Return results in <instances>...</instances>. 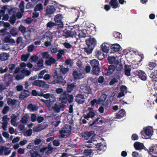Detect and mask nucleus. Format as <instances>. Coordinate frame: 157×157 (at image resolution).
I'll return each instance as SVG.
<instances>
[{
  "label": "nucleus",
  "mask_w": 157,
  "mask_h": 157,
  "mask_svg": "<svg viewBox=\"0 0 157 157\" xmlns=\"http://www.w3.org/2000/svg\"><path fill=\"white\" fill-rule=\"evenodd\" d=\"M4 40V42L6 43H15V40L11 38V36H6Z\"/></svg>",
  "instance_id": "obj_35"
},
{
  "label": "nucleus",
  "mask_w": 157,
  "mask_h": 157,
  "mask_svg": "<svg viewBox=\"0 0 157 157\" xmlns=\"http://www.w3.org/2000/svg\"><path fill=\"white\" fill-rule=\"evenodd\" d=\"M10 32V34L13 36H15L18 34L17 30L15 28H12Z\"/></svg>",
  "instance_id": "obj_44"
},
{
  "label": "nucleus",
  "mask_w": 157,
  "mask_h": 157,
  "mask_svg": "<svg viewBox=\"0 0 157 157\" xmlns=\"http://www.w3.org/2000/svg\"><path fill=\"white\" fill-rule=\"evenodd\" d=\"M104 122V120L101 118H97L96 120L94 121V122L92 123L91 125H93L95 124H101Z\"/></svg>",
  "instance_id": "obj_36"
},
{
  "label": "nucleus",
  "mask_w": 157,
  "mask_h": 157,
  "mask_svg": "<svg viewBox=\"0 0 157 157\" xmlns=\"http://www.w3.org/2000/svg\"><path fill=\"white\" fill-rule=\"evenodd\" d=\"M25 92L27 94L25 95V92H22L19 96V98L21 100L24 99L26 97L29 96V93L28 91H26Z\"/></svg>",
  "instance_id": "obj_48"
},
{
  "label": "nucleus",
  "mask_w": 157,
  "mask_h": 157,
  "mask_svg": "<svg viewBox=\"0 0 157 157\" xmlns=\"http://www.w3.org/2000/svg\"><path fill=\"white\" fill-rule=\"evenodd\" d=\"M29 56L30 54L29 53L21 55V60L24 62L26 61L29 58Z\"/></svg>",
  "instance_id": "obj_43"
},
{
  "label": "nucleus",
  "mask_w": 157,
  "mask_h": 157,
  "mask_svg": "<svg viewBox=\"0 0 157 157\" xmlns=\"http://www.w3.org/2000/svg\"><path fill=\"white\" fill-rule=\"evenodd\" d=\"M97 115L94 113L93 109L91 108H88V112L86 114H84L82 117V121L83 124H86L87 120H90V119L93 120L96 117Z\"/></svg>",
  "instance_id": "obj_2"
},
{
  "label": "nucleus",
  "mask_w": 157,
  "mask_h": 157,
  "mask_svg": "<svg viewBox=\"0 0 157 157\" xmlns=\"http://www.w3.org/2000/svg\"><path fill=\"white\" fill-rule=\"evenodd\" d=\"M41 101L44 102L47 106L49 108L51 106V101L49 100H45L43 99L41 100Z\"/></svg>",
  "instance_id": "obj_57"
},
{
  "label": "nucleus",
  "mask_w": 157,
  "mask_h": 157,
  "mask_svg": "<svg viewBox=\"0 0 157 157\" xmlns=\"http://www.w3.org/2000/svg\"><path fill=\"white\" fill-rule=\"evenodd\" d=\"M27 108L30 111L32 112L35 111L38 109V107L36 104H33L32 103L29 105Z\"/></svg>",
  "instance_id": "obj_29"
},
{
  "label": "nucleus",
  "mask_w": 157,
  "mask_h": 157,
  "mask_svg": "<svg viewBox=\"0 0 157 157\" xmlns=\"http://www.w3.org/2000/svg\"><path fill=\"white\" fill-rule=\"evenodd\" d=\"M37 66L36 68L37 70L43 68L44 67L43 66V61L42 59H40L37 63Z\"/></svg>",
  "instance_id": "obj_41"
},
{
  "label": "nucleus",
  "mask_w": 157,
  "mask_h": 157,
  "mask_svg": "<svg viewBox=\"0 0 157 157\" xmlns=\"http://www.w3.org/2000/svg\"><path fill=\"white\" fill-rule=\"evenodd\" d=\"M69 70L68 67H64L63 66H61L60 67V71L63 74H66Z\"/></svg>",
  "instance_id": "obj_49"
},
{
  "label": "nucleus",
  "mask_w": 157,
  "mask_h": 157,
  "mask_svg": "<svg viewBox=\"0 0 157 157\" xmlns=\"http://www.w3.org/2000/svg\"><path fill=\"white\" fill-rule=\"evenodd\" d=\"M136 74L139 78L142 80L145 81L147 79L146 74L143 71L139 70L136 72Z\"/></svg>",
  "instance_id": "obj_12"
},
{
  "label": "nucleus",
  "mask_w": 157,
  "mask_h": 157,
  "mask_svg": "<svg viewBox=\"0 0 157 157\" xmlns=\"http://www.w3.org/2000/svg\"><path fill=\"white\" fill-rule=\"evenodd\" d=\"M121 47L120 46L117 44H113L111 47V48L113 51L117 52L119 51Z\"/></svg>",
  "instance_id": "obj_33"
},
{
  "label": "nucleus",
  "mask_w": 157,
  "mask_h": 157,
  "mask_svg": "<svg viewBox=\"0 0 157 157\" xmlns=\"http://www.w3.org/2000/svg\"><path fill=\"white\" fill-rule=\"evenodd\" d=\"M15 65L11 63L9 65L8 67L9 69V72L12 73L15 70Z\"/></svg>",
  "instance_id": "obj_62"
},
{
  "label": "nucleus",
  "mask_w": 157,
  "mask_h": 157,
  "mask_svg": "<svg viewBox=\"0 0 157 157\" xmlns=\"http://www.w3.org/2000/svg\"><path fill=\"white\" fill-rule=\"evenodd\" d=\"M144 132L147 136H151L153 135V131L152 128L149 127L144 128Z\"/></svg>",
  "instance_id": "obj_20"
},
{
  "label": "nucleus",
  "mask_w": 157,
  "mask_h": 157,
  "mask_svg": "<svg viewBox=\"0 0 157 157\" xmlns=\"http://www.w3.org/2000/svg\"><path fill=\"white\" fill-rule=\"evenodd\" d=\"M57 54V58L58 59H60L62 58V56L64 55L65 52L64 50L60 49L58 50Z\"/></svg>",
  "instance_id": "obj_46"
},
{
  "label": "nucleus",
  "mask_w": 157,
  "mask_h": 157,
  "mask_svg": "<svg viewBox=\"0 0 157 157\" xmlns=\"http://www.w3.org/2000/svg\"><path fill=\"white\" fill-rule=\"evenodd\" d=\"M75 101L79 104H82L85 101L84 96L81 94H77L75 97Z\"/></svg>",
  "instance_id": "obj_13"
},
{
  "label": "nucleus",
  "mask_w": 157,
  "mask_h": 157,
  "mask_svg": "<svg viewBox=\"0 0 157 157\" xmlns=\"http://www.w3.org/2000/svg\"><path fill=\"white\" fill-rule=\"evenodd\" d=\"M56 9L53 6H49L47 7L45 10L46 15H48L54 13Z\"/></svg>",
  "instance_id": "obj_11"
},
{
  "label": "nucleus",
  "mask_w": 157,
  "mask_h": 157,
  "mask_svg": "<svg viewBox=\"0 0 157 157\" xmlns=\"http://www.w3.org/2000/svg\"><path fill=\"white\" fill-rule=\"evenodd\" d=\"M66 92H65L60 95L59 99L61 101L60 103H62L61 107H64L65 105L67 103V101L68 94H66Z\"/></svg>",
  "instance_id": "obj_9"
},
{
  "label": "nucleus",
  "mask_w": 157,
  "mask_h": 157,
  "mask_svg": "<svg viewBox=\"0 0 157 157\" xmlns=\"http://www.w3.org/2000/svg\"><path fill=\"white\" fill-rule=\"evenodd\" d=\"M125 110L123 109H122L116 114L115 118L118 119L121 118L125 116Z\"/></svg>",
  "instance_id": "obj_19"
},
{
  "label": "nucleus",
  "mask_w": 157,
  "mask_h": 157,
  "mask_svg": "<svg viewBox=\"0 0 157 157\" xmlns=\"http://www.w3.org/2000/svg\"><path fill=\"white\" fill-rule=\"evenodd\" d=\"M56 60L55 59L52 57H49L48 60L45 61L46 64L48 65H51L52 64L55 63Z\"/></svg>",
  "instance_id": "obj_31"
},
{
  "label": "nucleus",
  "mask_w": 157,
  "mask_h": 157,
  "mask_svg": "<svg viewBox=\"0 0 157 157\" xmlns=\"http://www.w3.org/2000/svg\"><path fill=\"white\" fill-rule=\"evenodd\" d=\"M17 117L16 116L13 115L11 117V122L12 124L14 126L17 125L16 124V121H17Z\"/></svg>",
  "instance_id": "obj_50"
},
{
  "label": "nucleus",
  "mask_w": 157,
  "mask_h": 157,
  "mask_svg": "<svg viewBox=\"0 0 157 157\" xmlns=\"http://www.w3.org/2000/svg\"><path fill=\"white\" fill-rule=\"evenodd\" d=\"M134 147L136 150L142 149L144 147L143 144L139 142H136L134 144Z\"/></svg>",
  "instance_id": "obj_27"
},
{
  "label": "nucleus",
  "mask_w": 157,
  "mask_h": 157,
  "mask_svg": "<svg viewBox=\"0 0 157 157\" xmlns=\"http://www.w3.org/2000/svg\"><path fill=\"white\" fill-rule=\"evenodd\" d=\"M74 86V85L72 83L71 84L69 85H68L67 88V91L69 92H71L73 89Z\"/></svg>",
  "instance_id": "obj_64"
},
{
  "label": "nucleus",
  "mask_w": 157,
  "mask_h": 157,
  "mask_svg": "<svg viewBox=\"0 0 157 157\" xmlns=\"http://www.w3.org/2000/svg\"><path fill=\"white\" fill-rule=\"evenodd\" d=\"M114 36L117 39H119L122 38L121 34L119 32H115L113 33Z\"/></svg>",
  "instance_id": "obj_59"
},
{
  "label": "nucleus",
  "mask_w": 157,
  "mask_h": 157,
  "mask_svg": "<svg viewBox=\"0 0 157 157\" xmlns=\"http://www.w3.org/2000/svg\"><path fill=\"white\" fill-rule=\"evenodd\" d=\"M71 127L70 125H66L60 131L59 133L61 138L67 137L71 133Z\"/></svg>",
  "instance_id": "obj_4"
},
{
  "label": "nucleus",
  "mask_w": 157,
  "mask_h": 157,
  "mask_svg": "<svg viewBox=\"0 0 157 157\" xmlns=\"http://www.w3.org/2000/svg\"><path fill=\"white\" fill-rule=\"evenodd\" d=\"M73 75L74 78L75 79H82L84 78L85 74L83 71L77 69V70L73 71Z\"/></svg>",
  "instance_id": "obj_7"
},
{
  "label": "nucleus",
  "mask_w": 157,
  "mask_h": 157,
  "mask_svg": "<svg viewBox=\"0 0 157 157\" xmlns=\"http://www.w3.org/2000/svg\"><path fill=\"white\" fill-rule=\"evenodd\" d=\"M50 51L52 54H55L58 51V48L56 46H52L51 47Z\"/></svg>",
  "instance_id": "obj_60"
},
{
  "label": "nucleus",
  "mask_w": 157,
  "mask_h": 157,
  "mask_svg": "<svg viewBox=\"0 0 157 157\" xmlns=\"http://www.w3.org/2000/svg\"><path fill=\"white\" fill-rule=\"evenodd\" d=\"M16 11V9L15 8L7 9V12L9 14L15 15Z\"/></svg>",
  "instance_id": "obj_55"
},
{
  "label": "nucleus",
  "mask_w": 157,
  "mask_h": 157,
  "mask_svg": "<svg viewBox=\"0 0 157 157\" xmlns=\"http://www.w3.org/2000/svg\"><path fill=\"white\" fill-rule=\"evenodd\" d=\"M60 122L59 118H56L54 119L52 123V125L55 127H57Z\"/></svg>",
  "instance_id": "obj_45"
},
{
  "label": "nucleus",
  "mask_w": 157,
  "mask_h": 157,
  "mask_svg": "<svg viewBox=\"0 0 157 157\" xmlns=\"http://www.w3.org/2000/svg\"><path fill=\"white\" fill-rule=\"evenodd\" d=\"M16 20V17L15 15H13L10 17L9 21L12 24H13L15 22Z\"/></svg>",
  "instance_id": "obj_56"
},
{
  "label": "nucleus",
  "mask_w": 157,
  "mask_h": 157,
  "mask_svg": "<svg viewBox=\"0 0 157 157\" xmlns=\"http://www.w3.org/2000/svg\"><path fill=\"white\" fill-rule=\"evenodd\" d=\"M92 144L95 145L97 150L104 151L106 148V147L104 145L101 143H97L96 140H94V137H93L91 138L90 140L85 141L84 145L88 148H90L93 146Z\"/></svg>",
  "instance_id": "obj_1"
},
{
  "label": "nucleus",
  "mask_w": 157,
  "mask_h": 157,
  "mask_svg": "<svg viewBox=\"0 0 157 157\" xmlns=\"http://www.w3.org/2000/svg\"><path fill=\"white\" fill-rule=\"evenodd\" d=\"M46 25L47 29L49 30H52L55 27L57 26V24L55 22H53L51 21L48 22Z\"/></svg>",
  "instance_id": "obj_25"
},
{
  "label": "nucleus",
  "mask_w": 157,
  "mask_h": 157,
  "mask_svg": "<svg viewBox=\"0 0 157 157\" xmlns=\"http://www.w3.org/2000/svg\"><path fill=\"white\" fill-rule=\"evenodd\" d=\"M116 70L118 71H121L122 69L123 68V66L121 64L118 63H116Z\"/></svg>",
  "instance_id": "obj_61"
},
{
  "label": "nucleus",
  "mask_w": 157,
  "mask_h": 157,
  "mask_svg": "<svg viewBox=\"0 0 157 157\" xmlns=\"http://www.w3.org/2000/svg\"><path fill=\"white\" fill-rule=\"evenodd\" d=\"M106 98V95L104 94H102L99 99H98V102L100 103V104H102L105 100Z\"/></svg>",
  "instance_id": "obj_38"
},
{
  "label": "nucleus",
  "mask_w": 157,
  "mask_h": 157,
  "mask_svg": "<svg viewBox=\"0 0 157 157\" xmlns=\"http://www.w3.org/2000/svg\"><path fill=\"white\" fill-rule=\"evenodd\" d=\"M85 30H77V32L78 36L81 37H85L86 36V34L84 33Z\"/></svg>",
  "instance_id": "obj_52"
},
{
  "label": "nucleus",
  "mask_w": 157,
  "mask_h": 157,
  "mask_svg": "<svg viewBox=\"0 0 157 157\" xmlns=\"http://www.w3.org/2000/svg\"><path fill=\"white\" fill-rule=\"evenodd\" d=\"M25 3L24 1L21 2L20 3L19 7L21 11L23 13L24 12Z\"/></svg>",
  "instance_id": "obj_63"
},
{
  "label": "nucleus",
  "mask_w": 157,
  "mask_h": 157,
  "mask_svg": "<svg viewBox=\"0 0 157 157\" xmlns=\"http://www.w3.org/2000/svg\"><path fill=\"white\" fill-rule=\"evenodd\" d=\"M109 4L113 9H116L120 7L117 0H111Z\"/></svg>",
  "instance_id": "obj_26"
},
{
  "label": "nucleus",
  "mask_w": 157,
  "mask_h": 157,
  "mask_svg": "<svg viewBox=\"0 0 157 157\" xmlns=\"http://www.w3.org/2000/svg\"><path fill=\"white\" fill-rule=\"evenodd\" d=\"M156 64L155 63L153 62H150L148 63V66L149 69L151 70L154 68L156 66Z\"/></svg>",
  "instance_id": "obj_58"
},
{
  "label": "nucleus",
  "mask_w": 157,
  "mask_h": 157,
  "mask_svg": "<svg viewBox=\"0 0 157 157\" xmlns=\"http://www.w3.org/2000/svg\"><path fill=\"white\" fill-rule=\"evenodd\" d=\"M149 151L154 154L157 153V145L153 144L149 148Z\"/></svg>",
  "instance_id": "obj_40"
},
{
  "label": "nucleus",
  "mask_w": 157,
  "mask_h": 157,
  "mask_svg": "<svg viewBox=\"0 0 157 157\" xmlns=\"http://www.w3.org/2000/svg\"><path fill=\"white\" fill-rule=\"evenodd\" d=\"M91 91V89L88 86H80V91L85 93L90 94Z\"/></svg>",
  "instance_id": "obj_17"
},
{
  "label": "nucleus",
  "mask_w": 157,
  "mask_h": 157,
  "mask_svg": "<svg viewBox=\"0 0 157 157\" xmlns=\"http://www.w3.org/2000/svg\"><path fill=\"white\" fill-rule=\"evenodd\" d=\"M43 9V5L41 3H38L35 6L34 10L36 12L42 10Z\"/></svg>",
  "instance_id": "obj_39"
},
{
  "label": "nucleus",
  "mask_w": 157,
  "mask_h": 157,
  "mask_svg": "<svg viewBox=\"0 0 157 157\" xmlns=\"http://www.w3.org/2000/svg\"><path fill=\"white\" fill-rule=\"evenodd\" d=\"M25 76L22 74L21 72V73H19L16 76L15 78L17 80H20L21 79H22L24 78Z\"/></svg>",
  "instance_id": "obj_54"
},
{
  "label": "nucleus",
  "mask_w": 157,
  "mask_h": 157,
  "mask_svg": "<svg viewBox=\"0 0 157 157\" xmlns=\"http://www.w3.org/2000/svg\"><path fill=\"white\" fill-rule=\"evenodd\" d=\"M54 149L52 147L50 144H49L47 146L41 148L40 150V152L43 155H48L54 151Z\"/></svg>",
  "instance_id": "obj_5"
},
{
  "label": "nucleus",
  "mask_w": 157,
  "mask_h": 157,
  "mask_svg": "<svg viewBox=\"0 0 157 157\" xmlns=\"http://www.w3.org/2000/svg\"><path fill=\"white\" fill-rule=\"evenodd\" d=\"M53 37L52 33L49 31L46 32L40 38V40L44 42V45L46 47L51 45V41Z\"/></svg>",
  "instance_id": "obj_3"
},
{
  "label": "nucleus",
  "mask_w": 157,
  "mask_h": 157,
  "mask_svg": "<svg viewBox=\"0 0 157 157\" xmlns=\"http://www.w3.org/2000/svg\"><path fill=\"white\" fill-rule=\"evenodd\" d=\"M21 72L24 76H29L31 74V72L26 69H23L21 70Z\"/></svg>",
  "instance_id": "obj_53"
},
{
  "label": "nucleus",
  "mask_w": 157,
  "mask_h": 157,
  "mask_svg": "<svg viewBox=\"0 0 157 157\" xmlns=\"http://www.w3.org/2000/svg\"><path fill=\"white\" fill-rule=\"evenodd\" d=\"M17 101V100L13 99L10 98H8L7 99V103L9 105L13 106L15 105L16 104Z\"/></svg>",
  "instance_id": "obj_34"
},
{
  "label": "nucleus",
  "mask_w": 157,
  "mask_h": 157,
  "mask_svg": "<svg viewBox=\"0 0 157 157\" xmlns=\"http://www.w3.org/2000/svg\"><path fill=\"white\" fill-rule=\"evenodd\" d=\"M101 50L104 52L107 53L109 50V45L108 43H103L101 46Z\"/></svg>",
  "instance_id": "obj_21"
},
{
  "label": "nucleus",
  "mask_w": 157,
  "mask_h": 157,
  "mask_svg": "<svg viewBox=\"0 0 157 157\" xmlns=\"http://www.w3.org/2000/svg\"><path fill=\"white\" fill-rule=\"evenodd\" d=\"M108 60L110 63L115 64L118 63V57L117 56H109L108 58Z\"/></svg>",
  "instance_id": "obj_22"
},
{
  "label": "nucleus",
  "mask_w": 157,
  "mask_h": 157,
  "mask_svg": "<svg viewBox=\"0 0 157 157\" xmlns=\"http://www.w3.org/2000/svg\"><path fill=\"white\" fill-rule=\"evenodd\" d=\"M150 77L153 81L157 82V70L152 72L150 75Z\"/></svg>",
  "instance_id": "obj_28"
},
{
  "label": "nucleus",
  "mask_w": 157,
  "mask_h": 157,
  "mask_svg": "<svg viewBox=\"0 0 157 157\" xmlns=\"http://www.w3.org/2000/svg\"><path fill=\"white\" fill-rule=\"evenodd\" d=\"M33 84L34 85L42 87H44L46 85L45 81L40 80L35 81L33 82Z\"/></svg>",
  "instance_id": "obj_18"
},
{
  "label": "nucleus",
  "mask_w": 157,
  "mask_h": 157,
  "mask_svg": "<svg viewBox=\"0 0 157 157\" xmlns=\"http://www.w3.org/2000/svg\"><path fill=\"white\" fill-rule=\"evenodd\" d=\"M8 57V54L7 53H3L0 54V59L2 61L7 59Z\"/></svg>",
  "instance_id": "obj_42"
},
{
  "label": "nucleus",
  "mask_w": 157,
  "mask_h": 157,
  "mask_svg": "<svg viewBox=\"0 0 157 157\" xmlns=\"http://www.w3.org/2000/svg\"><path fill=\"white\" fill-rule=\"evenodd\" d=\"M67 37H75L78 33L77 30H72L71 31H67Z\"/></svg>",
  "instance_id": "obj_24"
},
{
  "label": "nucleus",
  "mask_w": 157,
  "mask_h": 157,
  "mask_svg": "<svg viewBox=\"0 0 157 157\" xmlns=\"http://www.w3.org/2000/svg\"><path fill=\"white\" fill-rule=\"evenodd\" d=\"M90 63L91 66L93 67H98L99 63L97 60L95 59H94L90 61Z\"/></svg>",
  "instance_id": "obj_37"
},
{
  "label": "nucleus",
  "mask_w": 157,
  "mask_h": 157,
  "mask_svg": "<svg viewBox=\"0 0 157 157\" xmlns=\"http://www.w3.org/2000/svg\"><path fill=\"white\" fill-rule=\"evenodd\" d=\"M94 134V132L93 131H91L90 132H86L80 134V136L84 140H87L89 138L92 136ZM93 137H94L93 136ZM94 140H95V139L94 138Z\"/></svg>",
  "instance_id": "obj_10"
},
{
  "label": "nucleus",
  "mask_w": 157,
  "mask_h": 157,
  "mask_svg": "<svg viewBox=\"0 0 157 157\" xmlns=\"http://www.w3.org/2000/svg\"><path fill=\"white\" fill-rule=\"evenodd\" d=\"M87 45L88 46L92 47L93 48L94 47V46L96 44V41L94 38H90L86 41Z\"/></svg>",
  "instance_id": "obj_15"
},
{
  "label": "nucleus",
  "mask_w": 157,
  "mask_h": 157,
  "mask_svg": "<svg viewBox=\"0 0 157 157\" xmlns=\"http://www.w3.org/2000/svg\"><path fill=\"white\" fill-rule=\"evenodd\" d=\"M93 48H94L92 47L87 46V47H85L84 48V51L87 53V54H89L92 52Z\"/></svg>",
  "instance_id": "obj_47"
},
{
  "label": "nucleus",
  "mask_w": 157,
  "mask_h": 157,
  "mask_svg": "<svg viewBox=\"0 0 157 157\" xmlns=\"http://www.w3.org/2000/svg\"><path fill=\"white\" fill-rule=\"evenodd\" d=\"M124 67L125 75L128 76H130L131 75L130 71L131 70L130 67L129 65H125Z\"/></svg>",
  "instance_id": "obj_32"
},
{
  "label": "nucleus",
  "mask_w": 157,
  "mask_h": 157,
  "mask_svg": "<svg viewBox=\"0 0 157 157\" xmlns=\"http://www.w3.org/2000/svg\"><path fill=\"white\" fill-rule=\"evenodd\" d=\"M62 104L61 103H58L56 104L53 107V109L56 113H58L60 112V109L63 108L64 107H61V105Z\"/></svg>",
  "instance_id": "obj_23"
},
{
  "label": "nucleus",
  "mask_w": 157,
  "mask_h": 157,
  "mask_svg": "<svg viewBox=\"0 0 157 157\" xmlns=\"http://www.w3.org/2000/svg\"><path fill=\"white\" fill-rule=\"evenodd\" d=\"M27 154L31 157H42V155L39 153L38 151L34 150H31Z\"/></svg>",
  "instance_id": "obj_14"
},
{
  "label": "nucleus",
  "mask_w": 157,
  "mask_h": 157,
  "mask_svg": "<svg viewBox=\"0 0 157 157\" xmlns=\"http://www.w3.org/2000/svg\"><path fill=\"white\" fill-rule=\"evenodd\" d=\"M62 18V15L61 14H58L54 17V20L55 22L57 24V28L62 29L63 27V25L61 21Z\"/></svg>",
  "instance_id": "obj_6"
},
{
  "label": "nucleus",
  "mask_w": 157,
  "mask_h": 157,
  "mask_svg": "<svg viewBox=\"0 0 157 157\" xmlns=\"http://www.w3.org/2000/svg\"><path fill=\"white\" fill-rule=\"evenodd\" d=\"M115 69V66L113 65L109 66L108 69L107 70V75H109L112 74Z\"/></svg>",
  "instance_id": "obj_30"
},
{
  "label": "nucleus",
  "mask_w": 157,
  "mask_h": 157,
  "mask_svg": "<svg viewBox=\"0 0 157 157\" xmlns=\"http://www.w3.org/2000/svg\"><path fill=\"white\" fill-rule=\"evenodd\" d=\"M54 78H56L58 83L62 82L63 85H64L66 83V82L63 80V77L62 76L58 75L56 71L55 72Z\"/></svg>",
  "instance_id": "obj_16"
},
{
  "label": "nucleus",
  "mask_w": 157,
  "mask_h": 157,
  "mask_svg": "<svg viewBox=\"0 0 157 157\" xmlns=\"http://www.w3.org/2000/svg\"><path fill=\"white\" fill-rule=\"evenodd\" d=\"M11 152V148L6 146H2L0 148V155H8Z\"/></svg>",
  "instance_id": "obj_8"
},
{
  "label": "nucleus",
  "mask_w": 157,
  "mask_h": 157,
  "mask_svg": "<svg viewBox=\"0 0 157 157\" xmlns=\"http://www.w3.org/2000/svg\"><path fill=\"white\" fill-rule=\"evenodd\" d=\"M93 73L96 75H98L100 72V69L98 67H93Z\"/></svg>",
  "instance_id": "obj_51"
}]
</instances>
